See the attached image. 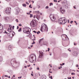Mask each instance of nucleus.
<instances>
[{
  "label": "nucleus",
  "instance_id": "f257e3e1",
  "mask_svg": "<svg viewBox=\"0 0 79 79\" xmlns=\"http://www.w3.org/2000/svg\"><path fill=\"white\" fill-rule=\"evenodd\" d=\"M29 60L30 62L31 63H35V61H36V56L34 54H31V55Z\"/></svg>",
  "mask_w": 79,
  "mask_h": 79
},
{
  "label": "nucleus",
  "instance_id": "f03ea898",
  "mask_svg": "<svg viewBox=\"0 0 79 79\" xmlns=\"http://www.w3.org/2000/svg\"><path fill=\"white\" fill-rule=\"evenodd\" d=\"M40 31H41L42 32L44 31H48V27L47 28V25L44 24H42L41 27Z\"/></svg>",
  "mask_w": 79,
  "mask_h": 79
},
{
  "label": "nucleus",
  "instance_id": "7ed1b4c3",
  "mask_svg": "<svg viewBox=\"0 0 79 79\" xmlns=\"http://www.w3.org/2000/svg\"><path fill=\"white\" fill-rule=\"evenodd\" d=\"M67 21L64 18H60L59 20V24H64L66 23Z\"/></svg>",
  "mask_w": 79,
  "mask_h": 79
},
{
  "label": "nucleus",
  "instance_id": "20e7f679",
  "mask_svg": "<svg viewBox=\"0 0 79 79\" xmlns=\"http://www.w3.org/2000/svg\"><path fill=\"white\" fill-rule=\"evenodd\" d=\"M10 63L13 66L14 65H16V64H17V66H19V62H17L16 60L14 59H12L11 60Z\"/></svg>",
  "mask_w": 79,
  "mask_h": 79
},
{
  "label": "nucleus",
  "instance_id": "39448f33",
  "mask_svg": "<svg viewBox=\"0 0 79 79\" xmlns=\"http://www.w3.org/2000/svg\"><path fill=\"white\" fill-rule=\"evenodd\" d=\"M40 55L38 56V61H42V56L44 55V53L42 51H40Z\"/></svg>",
  "mask_w": 79,
  "mask_h": 79
},
{
  "label": "nucleus",
  "instance_id": "423d86ee",
  "mask_svg": "<svg viewBox=\"0 0 79 79\" xmlns=\"http://www.w3.org/2000/svg\"><path fill=\"white\" fill-rule=\"evenodd\" d=\"M31 31V29L28 28H25L23 29V32L27 34H29Z\"/></svg>",
  "mask_w": 79,
  "mask_h": 79
},
{
  "label": "nucleus",
  "instance_id": "0eeeda50",
  "mask_svg": "<svg viewBox=\"0 0 79 79\" xmlns=\"http://www.w3.org/2000/svg\"><path fill=\"white\" fill-rule=\"evenodd\" d=\"M30 25L32 27H35V26H36V21L35 20H33L31 22Z\"/></svg>",
  "mask_w": 79,
  "mask_h": 79
},
{
  "label": "nucleus",
  "instance_id": "6e6552de",
  "mask_svg": "<svg viewBox=\"0 0 79 79\" xmlns=\"http://www.w3.org/2000/svg\"><path fill=\"white\" fill-rule=\"evenodd\" d=\"M5 12L7 15H10L11 13V8L8 7L6 8L5 10Z\"/></svg>",
  "mask_w": 79,
  "mask_h": 79
},
{
  "label": "nucleus",
  "instance_id": "1a4fd4ad",
  "mask_svg": "<svg viewBox=\"0 0 79 79\" xmlns=\"http://www.w3.org/2000/svg\"><path fill=\"white\" fill-rule=\"evenodd\" d=\"M49 17L51 20L53 21H55V17L54 16V15H53L52 14H50Z\"/></svg>",
  "mask_w": 79,
  "mask_h": 79
},
{
  "label": "nucleus",
  "instance_id": "9d476101",
  "mask_svg": "<svg viewBox=\"0 0 79 79\" xmlns=\"http://www.w3.org/2000/svg\"><path fill=\"white\" fill-rule=\"evenodd\" d=\"M65 35H66V37H68V36L64 34L62 35V40H68V38H66V37Z\"/></svg>",
  "mask_w": 79,
  "mask_h": 79
},
{
  "label": "nucleus",
  "instance_id": "9b49d317",
  "mask_svg": "<svg viewBox=\"0 0 79 79\" xmlns=\"http://www.w3.org/2000/svg\"><path fill=\"white\" fill-rule=\"evenodd\" d=\"M4 20L5 21L8 22V20H9V18L8 17H6L4 18Z\"/></svg>",
  "mask_w": 79,
  "mask_h": 79
},
{
  "label": "nucleus",
  "instance_id": "f8f14e48",
  "mask_svg": "<svg viewBox=\"0 0 79 79\" xmlns=\"http://www.w3.org/2000/svg\"><path fill=\"white\" fill-rule=\"evenodd\" d=\"M47 78L46 75H43L41 77L40 79H45Z\"/></svg>",
  "mask_w": 79,
  "mask_h": 79
},
{
  "label": "nucleus",
  "instance_id": "ddd939ff",
  "mask_svg": "<svg viewBox=\"0 0 79 79\" xmlns=\"http://www.w3.org/2000/svg\"><path fill=\"white\" fill-rule=\"evenodd\" d=\"M39 18H40V16L39 15H37L36 16L34 15V18H36V19H37L38 20L39 19Z\"/></svg>",
  "mask_w": 79,
  "mask_h": 79
},
{
  "label": "nucleus",
  "instance_id": "4468645a",
  "mask_svg": "<svg viewBox=\"0 0 79 79\" xmlns=\"http://www.w3.org/2000/svg\"><path fill=\"white\" fill-rule=\"evenodd\" d=\"M60 12H61V13H62V14L64 13V11H65V10H64L62 9V7L60 8Z\"/></svg>",
  "mask_w": 79,
  "mask_h": 79
},
{
  "label": "nucleus",
  "instance_id": "2eb2a0df",
  "mask_svg": "<svg viewBox=\"0 0 79 79\" xmlns=\"http://www.w3.org/2000/svg\"><path fill=\"white\" fill-rule=\"evenodd\" d=\"M66 4H67V2L65 3V2H63L62 3V4L63 5V6L65 8L66 7Z\"/></svg>",
  "mask_w": 79,
  "mask_h": 79
},
{
  "label": "nucleus",
  "instance_id": "dca6fc26",
  "mask_svg": "<svg viewBox=\"0 0 79 79\" xmlns=\"http://www.w3.org/2000/svg\"><path fill=\"white\" fill-rule=\"evenodd\" d=\"M17 9L16 10V13L17 14H18L19 13V9L18 8H17Z\"/></svg>",
  "mask_w": 79,
  "mask_h": 79
},
{
  "label": "nucleus",
  "instance_id": "f3484780",
  "mask_svg": "<svg viewBox=\"0 0 79 79\" xmlns=\"http://www.w3.org/2000/svg\"><path fill=\"white\" fill-rule=\"evenodd\" d=\"M74 55L75 56H77L78 55V53L77 52H74Z\"/></svg>",
  "mask_w": 79,
  "mask_h": 79
},
{
  "label": "nucleus",
  "instance_id": "a211bd4d",
  "mask_svg": "<svg viewBox=\"0 0 79 79\" xmlns=\"http://www.w3.org/2000/svg\"><path fill=\"white\" fill-rule=\"evenodd\" d=\"M3 29V26H2V25L0 23V30H2Z\"/></svg>",
  "mask_w": 79,
  "mask_h": 79
},
{
  "label": "nucleus",
  "instance_id": "6ab92c4d",
  "mask_svg": "<svg viewBox=\"0 0 79 79\" xmlns=\"http://www.w3.org/2000/svg\"><path fill=\"white\" fill-rule=\"evenodd\" d=\"M32 40L33 41V43H31V44H32V45H33L34 44H35V41H34V39H32Z\"/></svg>",
  "mask_w": 79,
  "mask_h": 79
},
{
  "label": "nucleus",
  "instance_id": "aec40b11",
  "mask_svg": "<svg viewBox=\"0 0 79 79\" xmlns=\"http://www.w3.org/2000/svg\"><path fill=\"white\" fill-rule=\"evenodd\" d=\"M3 60V58L2 57L0 56V62Z\"/></svg>",
  "mask_w": 79,
  "mask_h": 79
},
{
  "label": "nucleus",
  "instance_id": "412c9836",
  "mask_svg": "<svg viewBox=\"0 0 79 79\" xmlns=\"http://www.w3.org/2000/svg\"><path fill=\"white\" fill-rule=\"evenodd\" d=\"M43 39H44V38H43V39H40V40H39V43H40V42H41V41H42V40H43Z\"/></svg>",
  "mask_w": 79,
  "mask_h": 79
},
{
  "label": "nucleus",
  "instance_id": "4be33fe9",
  "mask_svg": "<svg viewBox=\"0 0 79 79\" xmlns=\"http://www.w3.org/2000/svg\"><path fill=\"white\" fill-rule=\"evenodd\" d=\"M9 27H10L9 28V30H11V27H12V26L11 25H10Z\"/></svg>",
  "mask_w": 79,
  "mask_h": 79
},
{
  "label": "nucleus",
  "instance_id": "5701e85b",
  "mask_svg": "<svg viewBox=\"0 0 79 79\" xmlns=\"http://www.w3.org/2000/svg\"><path fill=\"white\" fill-rule=\"evenodd\" d=\"M23 6H24L25 7H26V5L25 4H23Z\"/></svg>",
  "mask_w": 79,
  "mask_h": 79
},
{
  "label": "nucleus",
  "instance_id": "b1692460",
  "mask_svg": "<svg viewBox=\"0 0 79 79\" xmlns=\"http://www.w3.org/2000/svg\"><path fill=\"white\" fill-rule=\"evenodd\" d=\"M11 47V46L10 45L9 47V48H8L9 50H11V49H10Z\"/></svg>",
  "mask_w": 79,
  "mask_h": 79
},
{
  "label": "nucleus",
  "instance_id": "393cba45",
  "mask_svg": "<svg viewBox=\"0 0 79 79\" xmlns=\"http://www.w3.org/2000/svg\"><path fill=\"white\" fill-rule=\"evenodd\" d=\"M68 56V55L67 54H65V57H67V56Z\"/></svg>",
  "mask_w": 79,
  "mask_h": 79
},
{
  "label": "nucleus",
  "instance_id": "a878e982",
  "mask_svg": "<svg viewBox=\"0 0 79 79\" xmlns=\"http://www.w3.org/2000/svg\"><path fill=\"white\" fill-rule=\"evenodd\" d=\"M36 69H37V70H39L40 69L38 66L37 67Z\"/></svg>",
  "mask_w": 79,
  "mask_h": 79
},
{
  "label": "nucleus",
  "instance_id": "bb28decb",
  "mask_svg": "<svg viewBox=\"0 0 79 79\" xmlns=\"http://www.w3.org/2000/svg\"><path fill=\"white\" fill-rule=\"evenodd\" d=\"M9 73L10 74H11V73H12V71L10 70V71H9Z\"/></svg>",
  "mask_w": 79,
  "mask_h": 79
},
{
  "label": "nucleus",
  "instance_id": "cd10ccee",
  "mask_svg": "<svg viewBox=\"0 0 79 79\" xmlns=\"http://www.w3.org/2000/svg\"><path fill=\"white\" fill-rule=\"evenodd\" d=\"M31 4H30L29 6V8H32V7H31Z\"/></svg>",
  "mask_w": 79,
  "mask_h": 79
},
{
  "label": "nucleus",
  "instance_id": "c85d7f7f",
  "mask_svg": "<svg viewBox=\"0 0 79 79\" xmlns=\"http://www.w3.org/2000/svg\"><path fill=\"white\" fill-rule=\"evenodd\" d=\"M21 31V28H20L19 30V32H20Z\"/></svg>",
  "mask_w": 79,
  "mask_h": 79
},
{
  "label": "nucleus",
  "instance_id": "c756f323",
  "mask_svg": "<svg viewBox=\"0 0 79 79\" xmlns=\"http://www.w3.org/2000/svg\"><path fill=\"white\" fill-rule=\"evenodd\" d=\"M35 13H39V11H35Z\"/></svg>",
  "mask_w": 79,
  "mask_h": 79
},
{
  "label": "nucleus",
  "instance_id": "7c9ffc66",
  "mask_svg": "<svg viewBox=\"0 0 79 79\" xmlns=\"http://www.w3.org/2000/svg\"><path fill=\"white\" fill-rule=\"evenodd\" d=\"M49 6H51V5H53V3H50V4H49Z\"/></svg>",
  "mask_w": 79,
  "mask_h": 79
},
{
  "label": "nucleus",
  "instance_id": "2f4dec72",
  "mask_svg": "<svg viewBox=\"0 0 79 79\" xmlns=\"http://www.w3.org/2000/svg\"><path fill=\"white\" fill-rule=\"evenodd\" d=\"M71 74H72V75H75V73H71Z\"/></svg>",
  "mask_w": 79,
  "mask_h": 79
},
{
  "label": "nucleus",
  "instance_id": "473e14b6",
  "mask_svg": "<svg viewBox=\"0 0 79 79\" xmlns=\"http://www.w3.org/2000/svg\"><path fill=\"white\" fill-rule=\"evenodd\" d=\"M4 34H5H5H8V32H6V30L5 31V32H4Z\"/></svg>",
  "mask_w": 79,
  "mask_h": 79
},
{
  "label": "nucleus",
  "instance_id": "72a5a7b5",
  "mask_svg": "<svg viewBox=\"0 0 79 79\" xmlns=\"http://www.w3.org/2000/svg\"><path fill=\"white\" fill-rule=\"evenodd\" d=\"M11 30H10V28H9L8 29V31H9V32H11Z\"/></svg>",
  "mask_w": 79,
  "mask_h": 79
},
{
  "label": "nucleus",
  "instance_id": "f704fd0d",
  "mask_svg": "<svg viewBox=\"0 0 79 79\" xmlns=\"http://www.w3.org/2000/svg\"><path fill=\"white\" fill-rule=\"evenodd\" d=\"M49 78H50L51 79H53V78H52V76H51V77H49Z\"/></svg>",
  "mask_w": 79,
  "mask_h": 79
},
{
  "label": "nucleus",
  "instance_id": "c9c22d12",
  "mask_svg": "<svg viewBox=\"0 0 79 79\" xmlns=\"http://www.w3.org/2000/svg\"><path fill=\"white\" fill-rule=\"evenodd\" d=\"M32 14H30V18H31V17H32Z\"/></svg>",
  "mask_w": 79,
  "mask_h": 79
},
{
  "label": "nucleus",
  "instance_id": "e433bc0d",
  "mask_svg": "<svg viewBox=\"0 0 79 79\" xmlns=\"http://www.w3.org/2000/svg\"><path fill=\"white\" fill-rule=\"evenodd\" d=\"M37 34H40V32L39 31H38L37 32Z\"/></svg>",
  "mask_w": 79,
  "mask_h": 79
},
{
  "label": "nucleus",
  "instance_id": "4c0bfd02",
  "mask_svg": "<svg viewBox=\"0 0 79 79\" xmlns=\"http://www.w3.org/2000/svg\"><path fill=\"white\" fill-rule=\"evenodd\" d=\"M15 21L17 22V23H18L19 21L18 20V19H16Z\"/></svg>",
  "mask_w": 79,
  "mask_h": 79
},
{
  "label": "nucleus",
  "instance_id": "58836bf2",
  "mask_svg": "<svg viewBox=\"0 0 79 79\" xmlns=\"http://www.w3.org/2000/svg\"><path fill=\"white\" fill-rule=\"evenodd\" d=\"M2 79H4L5 78V77H4V75H3L2 76Z\"/></svg>",
  "mask_w": 79,
  "mask_h": 79
},
{
  "label": "nucleus",
  "instance_id": "ea45409f",
  "mask_svg": "<svg viewBox=\"0 0 79 79\" xmlns=\"http://www.w3.org/2000/svg\"><path fill=\"white\" fill-rule=\"evenodd\" d=\"M19 26H22V25H21V23H20V24H19Z\"/></svg>",
  "mask_w": 79,
  "mask_h": 79
},
{
  "label": "nucleus",
  "instance_id": "a19ab883",
  "mask_svg": "<svg viewBox=\"0 0 79 79\" xmlns=\"http://www.w3.org/2000/svg\"><path fill=\"white\" fill-rule=\"evenodd\" d=\"M46 9H48V6H47L46 7Z\"/></svg>",
  "mask_w": 79,
  "mask_h": 79
},
{
  "label": "nucleus",
  "instance_id": "79ce46f5",
  "mask_svg": "<svg viewBox=\"0 0 79 79\" xmlns=\"http://www.w3.org/2000/svg\"><path fill=\"white\" fill-rule=\"evenodd\" d=\"M33 32H34V33H37V32H36V31H33Z\"/></svg>",
  "mask_w": 79,
  "mask_h": 79
},
{
  "label": "nucleus",
  "instance_id": "37998d69",
  "mask_svg": "<svg viewBox=\"0 0 79 79\" xmlns=\"http://www.w3.org/2000/svg\"><path fill=\"white\" fill-rule=\"evenodd\" d=\"M53 1L54 2H57V0H54Z\"/></svg>",
  "mask_w": 79,
  "mask_h": 79
},
{
  "label": "nucleus",
  "instance_id": "c03bdc74",
  "mask_svg": "<svg viewBox=\"0 0 79 79\" xmlns=\"http://www.w3.org/2000/svg\"><path fill=\"white\" fill-rule=\"evenodd\" d=\"M48 52H49V51H50V48H48Z\"/></svg>",
  "mask_w": 79,
  "mask_h": 79
},
{
  "label": "nucleus",
  "instance_id": "a18cd8bd",
  "mask_svg": "<svg viewBox=\"0 0 79 79\" xmlns=\"http://www.w3.org/2000/svg\"><path fill=\"white\" fill-rule=\"evenodd\" d=\"M67 78H68V79H71V77H68Z\"/></svg>",
  "mask_w": 79,
  "mask_h": 79
},
{
  "label": "nucleus",
  "instance_id": "49530a36",
  "mask_svg": "<svg viewBox=\"0 0 79 79\" xmlns=\"http://www.w3.org/2000/svg\"><path fill=\"white\" fill-rule=\"evenodd\" d=\"M73 21H71L70 22V23L71 24H72V23H73Z\"/></svg>",
  "mask_w": 79,
  "mask_h": 79
},
{
  "label": "nucleus",
  "instance_id": "de8ad7c7",
  "mask_svg": "<svg viewBox=\"0 0 79 79\" xmlns=\"http://www.w3.org/2000/svg\"><path fill=\"white\" fill-rule=\"evenodd\" d=\"M32 69V67H31L29 69L30 70H31Z\"/></svg>",
  "mask_w": 79,
  "mask_h": 79
},
{
  "label": "nucleus",
  "instance_id": "09e8293b",
  "mask_svg": "<svg viewBox=\"0 0 79 79\" xmlns=\"http://www.w3.org/2000/svg\"><path fill=\"white\" fill-rule=\"evenodd\" d=\"M21 77H18V79H21Z\"/></svg>",
  "mask_w": 79,
  "mask_h": 79
},
{
  "label": "nucleus",
  "instance_id": "8fccbe9b",
  "mask_svg": "<svg viewBox=\"0 0 79 79\" xmlns=\"http://www.w3.org/2000/svg\"><path fill=\"white\" fill-rule=\"evenodd\" d=\"M31 76H34V75H33V73H31Z\"/></svg>",
  "mask_w": 79,
  "mask_h": 79
},
{
  "label": "nucleus",
  "instance_id": "3c124183",
  "mask_svg": "<svg viewBox=\"0 0 79 79\" xmlns=\"http://www.w3.org/2000/svg\"><path fill=\"white\" fill-rule=\"evenodd\" d=\"M4 76L5 77H8V75H5Z\"/></svg>",
  "mask_w": 79,
  "mask_h": 79
},
{
  "label": "nucleus",
  "instance_id": "603ef678",
  "mask_svg": "<svg viewBox=\"0 0 79 79\" xmlns=\"http://www.w3.org/2000/svg\"><path fill=\"white\" fill-rule=\"evenodd\" d=\"M19 29V27L18 26H17V29Z\"/></svg>",
  "mask_w": 79,
  "mask_h": 79
},
{
  "label": "nucleus",
  "instance_id": "864d4df0",
  "mask_svg": "<svg viewBox=\"0 0 79 79\" xmlns=\"http://www.w3.org/2000/svg\"><path fill=\"white\" fill-rule=\"evenodd\" d=\"M23 68H27V66H24Z\"/></svg>",
  "mask_w": 79,
  "mask_h": 79
},
{
  "label": "nucleus",
  "instance_id": "5fc2aeb1",
  "mask_svg": "<svg viewBox=\"0 0 79 79\" xmlns=\"http://www.w3.org/2000/svg\"><path fill=\"white\" fill-rule=\"evenodd\" d=\"M28 67H30L31 66V65H27Z\"/></svg>",
  "mask_w": 79,
  "mask_h": 79
},
{
  "label": "nucleus",
  "instance_id": "6e6d98bb",
  "mask_svg": "<svg viewBox=\"0 0 79 79\" xmlns=\"http://www.w3.org/2000/svg\"><path fill=\"white\" fill-rule=\"evenodd\" d=\"M28 48L29 49H31V47H28Z\"/></svg>",
  "mask_w": 79,
  "mask_h": 79
},
{
  "label": "nucleus",
  "instance_id": "4d7b16f0",
  "mask_svg": "<svg viewBox=\"0 0 79 79\" xmlns=\"http://www.w3.org/2000/svg\"><path fill=\"white\" fill-rule=\"evenodd\" d=\"M33 9L35 10V7H33Z\"/></svg>",
  "mask_w": 79,
  "mask_h": 79
},
{
  "label": "nucleus",
  "instance_id": "13d9d810",
  "mask_svg": "<svg viewBox=\"0 0 79 79\" xmlns=\"http://www.w3.org/2000/svg\"><path fill=\"white\" fill-rule=\"evenodd\" d=\"M26 4H27V5H29V3L26 2Z\"/></svg>",
  "mask_w": 79,
  "mask_h": 79
},
{
  "label": "nucleus",
  "instance_id": "bf43d9fd",
  "mask_svg": "<svg viewBox=\"0 0 79 79\" xmlns=\"http://www.w3.org/2000/svg\"><path fill=\"white\" fill-rule=\"evenodd\" d=\"M68 23H69V20H68Z\"/></svg>",
  "mask_w": 79,
  "mask_h": 79
},
{
  "label": "nucleus",
  "instance_id": "052dcab7",
  "mask_svg": "<svg viewBox=\"0 0 79 79\" xmlns=\"http://www.w3.org/2000/svg\"><path fill=\"white\" fill-rule=\"evenodd\" d=\"M21 1H22V2H24V0H21Z\"/></svg>",
  "mask_w": 79,
  "mask_h": 79
},
{
  "label": "nucleus",
  "instance_id": "680f3d73",
  "mask_svg": "<svg viewBox=\"0 0 79 79\" xmlns=\"http://www.w3.org/2000/svg\"><path fill=\"white\" fill-rule=\"evenodd\" d=\"M13 77H15V75H14L13 76Z\"/></svg>",
  "mask_w": 79,
  "mask_h": 79
},
{
  "label": "nucleus",
  "instance_id": "e2e57ef3",
  "mask_svg": "<svg viewBox=\"0 0 79 79\" xmlns=\"http://www.w3.org/2000/svg\"><path fill=\"white\" fill-rule=\"evenodd\" d=\"M58 69H61L60 68V67H59Z\"/></svg>",
  "mask_w": 79,
  "mask_h": 79
},
{
  "label": "nucleus",
  "instance_id": "0e129e2a",
  "mask_svg": "<svg viewBox=\"0 0 79 79\" xmlns=\"http://www.w3.org/2000/svg\"><path fill=\"white\" fill-rule=\"evenodd\" d=\"M25 63H27V61H25Z\"/></svg>",
  "mask_w": 79,
  "mask_h": 79
},
{
  "label": "nucleus",
  "instance_id": "69168bd1",
  "mask_svg": "<svg viewBox=\"0 0 79 79\" xmlns=\"http://www.w3.org/2000/svg\"><path fill=\"white\" fill-rule=\"evenodd\" d=\"M33 47V45H32L31 46V47Z\"/></svg>",
  "mask_w": 79,
  "mask_h": 79
},
{
  "label": "nucleus",
  "instance_id": "338daca9",
  "mask_svg": "<svg viewBox=\"0 0 79 79\" xmlns=\"http://www.w3.org/2000/svg\"><path fill=\"white\" fill-rule=\"evenodd\" d=\"M64 65V63H62V65Z\"/></svg>",
  "mask_w": 79,
  "mask_h": 79
},
{
  "label": "nucleus",
  "instance_id": "774afa93",
  "mask_svg": "<svg viewBox=\"0 0 79 79\" xmlns=\"http://www.w3.org/2000/svg\"><path fill=\"white\" fill-rule=\"evenodd\" d=\"M11 79H15L13 78V77H12L11 78Z\"/></svg>",
  "mask_w": 79,
  "mask_h": 79
}]
</instances>
